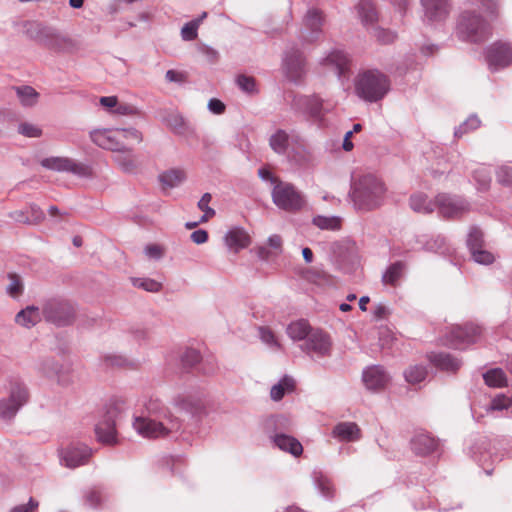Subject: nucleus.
Returning <instances> with one entry per match:
<instances>
[{"label":"nucleus","instance_id":"obj_1","mask_svg":"<svg viewBox=\"0 0 512 512\" xmlns=\"http://www.w3.org/2000/svg\"><path fill=\"white\" fill-rule=\"evenodd\" d=\"M144 407L146 415L135 416L132 424L140 436L167 437L182 429V420L174 416L159 399H149Z\"/></svg>","mask_w":512,"mask_h":512},{"label":"nucleus","instance_id":"obj_2","mask_svg":"<svg viewBox=\"0 0 512 512\" xmlns=\"http://www.w3.org/2000/svg\"><path fill=\"white\" fill-rule=\"evenodd\" d=\"M386 187L373 174H365L353 183L351 198L358 210L371 211L384 203Z\"/></svg>","mask_w":512,"mask_h":512},{"label":"nucleus","instance_id":"obj_3","mask_svg":"<svg viewBox=\"0 0 512 512\" xmlns=\"http://www.w3.org/2000/svg\"><path fill=\"white\" fill-rule=\"evenodd\" d=\"M391 90V80L378 69L360 71L354 78V92L365 102L376 103Z\"/></svg>","mask_w":512,"mask_h":512},{"label":"nucleus","instance_id":"obj_4","mask_svg":"<svg viewBox=\"0 0 512 512\" xmlns=\"http://www.w3.org/2000/svg\"><path fill=\"white\" fill-rule=\"evenodd\" d=\"M456 34L463 41L482 43L491 36L492 27L480 14L464 11L458 18Z\"/></svg>","mask_w":512,"mask_h":512},{"label":"nucleus","instance_id":"obj_5","mask_svg":"<svg viewBox=\"0 0 512 512\" xmlns=\"http://www.w3.org/2000/svg\"><path fill=\"white\" fill-rule=\"evenodd\" d=\"M273 203L281 210L296 213L306 206L305 195L289 182L278 181L272 192Z\"/></svg>","mask_w":512,"mask_h":512},{"label":"nucleus","instance_id":"obj_6","mask_svg":"<svg viewBox=\"0 0 512 512\" xmlns=\"http://www.w3.org/2000/svg\"><path fill=\"white\" fill-rule=\"evenodd\" d=\"M28 401V391L24 384L11 382L7 396L0 399V418L11 420Z\"/></svg>","mask_w":512,"mask_h":512},{"label":"nucleus","instance_id":"obj_7","mask_svg":"<svg viewBox=\"0 0 512 512\" xmlns=\"http://www.w3.org/2000/svg\"><path fill=\"white\" fill-rule=\"evenodd\" d=\"M41 166L56 172H68L81 178L93 176L91 166L68 157L52 156L41 160Z\"/></svg>","mask_w":512,"mask_h":512},{"label":"nucleus","instance_id":"obj_8","mask_svg":"<svg viewBox=\"0 0 512 512\" xmlns=\"http://www.w3.org/2000/svg\"><path fill=\"white\" fill-rule=\"evenodd\" d=\"M409 206L417 213L430 214L437 210L444 219L448 217V196L445 193L438 194L434 201L424 193H414L409 198Z\"/></svg>","mask_w":512,"mask_h":512},{"label":"nucleus","instance_id":"obj_9","mask_svg":"<svg viewBox=\"0 0 512 512\" xmlns=\"http://www.w3.org/2000/svg\"><path fill=\"white\" fill-rule=\"evenodd\" d=\"M42 309L44 319L56 326L68 325L74 318V308L66 301L49 300Z\"/></svg>","mask_w":512,"mask_h":512},{"label":"nucleus","instance_id":"obj_10","mask_svg":"<svg viewBox=\"0 0 512 512\" xmlns=\"http://www.w3.org/2000/svg\"><path fill=\"white\" fill-rule=\"evenodd\" d=\"M300 348L312 358H323L330 355L332 341L326 332L314 329Z\"/></svg>","mask_w":512,"mask_h":512},{"label":"nucleus","instance_id":"obj_11","mask_svg":"<svg viewBox=\"0 0 512 512\" xmlns=\"http://www.w3.org/2000/svg\"><path fill=\"white\" fill-rule=\"evenodd\" d=\"M480 332V328L471 323L450 326V349L465 350L478 340Z\"/></svg>","mask_w":512,"mask_h":512},{"label":"nucleus","instance_id":"obj_12","mask_svg":"<svg viewBox=\"0 0 512 512\" xmlns=\"http://www.w3.org/2000/svg\"><path fill=\"white\" fill-rule=\"evenodd\" d=\"M326 23L325 13L315 7L309 8L302 18V36L307 41H315L323 34Z\"/></svg>","mask_w":512,"mask_h":512},{"label":"nucleus","instance_id":"obj_13","mask_svg":"<svg viewBox=\"0 0 512 512\" xmlns=\"http://www.w3.org/2000/svg\"><path fill=\"white\" fill-rule=\"evenodd\" d=\"M61 465L74 469L88 463L92 450L85 444H70L58 450Z\"/></svg>","mask_w":512,"mask_h":512},{"label":"nucleus","instance_id":"obj_14","mask_svg":"<svg viewBox=\"0 0 512 512\" xmlns=\"http://www.w3.org/2000/svg\"><path fill=\"white\" fill-rule=\"evenodd\" d=\"M170 405L176 412L194 415L201 407L200 398L188 391L176 392L170 399Z\"/></svg>","mask_w":512,"mask_h":512},{"label":"nucleus","instance_id":"obj_15","mask_svg":"<svg viewBox=\"0 0 512 512\" xmlns=\"http://www.w3.org/2000/svg\"><path fill=\"white\" fill-rule=\"evenodd\" d=\"M467 453L478 463H485L493 458L491 442L485 435H472L467 444Z\"/></svg>","mask_w":512,"mask_h":512},{"label":"nucleus","instance_id":"obj_16","mask_svg":"<svg viewBox=\"0 0 512 512\" xmlns=\"http://www.w3.org/2000/svg\"><path fill=\"white\" fill-rule=\"evenodd\" d=\"M118 128L117 129H98L90 133V138L97 146L112 150L120 151L125 148V143L120 141Z\"/></svg>","mask_w":512,"mask_h":512},{"label":"nucleus","instance_id":"obj_17","mask_svg":"<svg viewBox=\"0 0 512 512\" xmlns=\"http://www.w3.org/2000/svg\"><path fill=\"white\" fill-rule=\"evenodd\" d=\"M488 64H512V43L497 41L484 50Z\"/></svg>","mask_w":512,"mask_h":512},{"label":"nucleus","instance_id":"obj_18","mask_svg":"<svg viewBox=\"0 0 512 512\" xmlns=\"http://www.w3.org/2000/svg\"><path fill=\"white\" fill-rule=\"evenodd\" d=\"M423 8V20L429 24L443 21L447 15V0H420Z\"/></svg>","mask_w":512,"mask_h":512},{"label":"nucleus","instance_id":"obj_19","mask_svg":"<svg viewBox=\"0 0 512 512\" xmlns=\"http://www.w3.org/2000/svg\"><path fill=\"white\" fill-rule=\"evenodd\" d=\"M362 379L367 389L378 391L386 387L390 377L382 366L375 365L363 371Z\"/></svg>","mask_w":512,"mask_h":512},{"label":"nucleus","instance_id":"obj_20","mask_svg":"<svg viewBox=\"0 0 512 512\" xmlns=\"http://www.w3.org/2000/svg\"><path fill=\"white\" fill-rule=\"evenodd\" d=\"M293 107L307 113L314 119H320L323 114L322 100L317 96H298L293 100Z\"/></svg>","mask_w":512,"mask_h":512},{"label":"nucleus","instance_id":"obj_21","mask_svg":"<svg viewBox=\"0 0 512 512\" xmlns=\"http://www.w3.org/2000/svg\"><path fill=\"white\" fill-rule=\"evenodd\" d=\"M95 433L101 443L112 445L116 443L115 420L111 412H108L95 426Z\"/></svg>","mask_w":512,"mask_h":512},{"label":"nucleus","instance_id":"obj_22","mask_svg":"<svg viewBox=\"0 0 512 512\" xmlns=\"http://www.w3.org/2000/svg\"><path fill=\"white\" fill-rule=\"evenodd\" d=\"M410 444L413 452L421 456L435 452L439 446L438 440L425 432L415 434Z\"/></svg>","mask_w":512,"mask_h":512},{"label":"nucleus","instance_id":"obj_23","mask_svg":"<svg viewBox=\"0 0 512 512\" xmlns=\"http://www.w3.org/2000/svg\"><path fill=\"white\" fill-rule=\"evenodd\" d=\"M224 242L230 250L237 253L249 246L250 236L243 228L233 227L224 235Z\"/></svg>","mask_w":512,"mask_h":512},{"label":"nucleus","instance_id":"obj_24","mask_svg":"<svg viewBox=\"0 0 512 512\" xmlns=\"http://www.w3.org/2000/svg\"><path fill=\"white\" fill-rule=\"evenodd\" d=\"M332 436L341 442H355L360 439L361 431L354 422H340L333 428Z\"/></svg>","mask_w":512,"mask_h":512},{"label":"nucleus","instance_id":"obj_25","mask_svg":"<svg viewBox=\"0 0 512 512\" xmlns=\"http://www.w3.org/2000/svg\"><path fill=\"white\" fill-rule=\"evenodd\" d=\"M355 11L364 26L375 25L379 20V14L375 4L370 0H360L355 5Z\"/></svg>","mask_w":512,"mask_h":512},{"label":"nucleus","instance_id":"obj_26","mask_svg":"<svg viewBox=\"0 0 512 512\" xmlns=\"http://www.w3.org/2000/svg\"><path fill=\"white\" fill-rule=\"evenodd\" d=\"M271 440L281 451L288 452L293 456H299L303 452L302 444L291 435L276 433L271 436Z\"/></svg>","mask_w":512,"mask_h":512},{"label":"nucleus","instance_id":"obj_27","mask_svg":"<svg viewBox=\"0 0 512 512\" xmlns=\"http://www.w3.org/2000/svg\"><path fill=\"white\" fill-rule=\"evenodd\" d=\"M43 309L31 305L19 311L15 316V322L25 328H31L41 321Z\"/></svg>","mask_w":512,"mask_h":512},{"label":"nucleus","instance_id":"obj_28","mask_svg":"<svg viewBox=\"0 0 512 512\" xmlns=\"http://www.w3.org/2000/svg\"><path fill=\"white\" fill-rule=\"evenodd\" d=\"M405 271V262L396 261L387 267L382 274L381 281L384 285L397 286L399 280L404 276Z\"/></svg>","mask_w":512,"mask_h":512},{"label":"nucleus","instance_id":"obj_29","mask_svg":"<svg viewBox=\"0 0 512 512\" xmlns=\"http://www.w3.org/2000/svg\"><path fill=\"white\" fill-rule=\"evenodd\" d=\"M308 321L300 319L291 322L287 326V334L293 341H306L310 333L313 331Z\"/></svg>","mask_w":512,"mask_h":512},{"label":"nucleus","instance_id":"obj_30","mask_svg":"<svg viewBox=\"0 0 512 512\" xmlns=\"http://www.w3.org/2000/svg\"><path fill=\"white\" fill-rule=\"evenodd\" d=\"M295 381L292 377L284 376L280 381L274 384L270 389V397L273 401H280L286 393L294 390Z\"/></svg>","mask_w":512,"mask_h":512},{"label":"nucleus","instance_id":"obj_31","mask_svg":"<svg viewBox=\"0 0 512 512\" xmlns=\"http://www.w3.org/2000/svg\"><path fill=\"white\" fill-rule=\"evenodd\" d=\"M312 224L321 230L338 231L342 226V218L335 215H317L312 218Z\"/></svg>","mask_w":512,"mask_h":512},{"label":"nucleus","instance_id":"obj_32","mask_svg":"<svg viewBox=\"0 0 512 512\" xmlns=\"http://www.w3.org/2000/svg\"><path fill=\"white\" fill-rule=\"evenodd\" d=\"M269 145L275 153L279 155L285 154L289 146L288 133L282 129L276 130L269 138Z\"/></svg>","mask_w":512,"mask_h":512},{"label":"nucleus","instance_id":"obj_33","mask_svg":"<svg viewBox=\"0 0 512 512\" xmlns=\"http://www.w3.org/2000/svg\"><path fill=\"white\" fill-rule=\"evenodd\" d=\"M164 123L170 128L175 134L184 135L189 131V125L178 112L170 113L165 119Z\"/></svg>","mask_w":512,"mask_h":512},{"label":"nucleus","instance_id":"obj_34","mask_svg":"<svg viewBox=\"0 0 512 512\" xmlns=\"http://www.w3.org/2000/svg\"><path fill=\"white\" fill-rule=\"evenodd\" d=\"M186 179V174L180 169H171L163 172L159 176L160 182L163 186L174 188L179 186Z\"/></svg>","mask_w":512,"mask_h":512},{"label":"nucleus","instance_id":"obj_35","mask_svg":"<svg viewBox=\"0 0 512 512\" xmlns=\"http://www.w3.org/2000/svg\"><path fill=\"white\" fill-rule=\"evenodd\" d=\"M485 384L493 388H501L507 385V378L500 368H493L483 374Z\"/></svg>","mask_w":512,"mask_h":512},{"label":"nucleus","instance_id":"obj_36","mask_svg":"<svg viewBox=\"0 0 512 512\" xmlns=\"http://www.w3.org/2000/svg\"><path fill=\"white\" fill-rule=\"evenodd\" d=\"M15 91L20 103L25 107H32L38 101L39 94L31 86H18L15 88Z\"/></svg>","mask_w":512,"mask_h":512},{"label":"nucleus","instance_id":"obj_37","mask_svg":"<svg viewBox=\"0 0 512 512\" xmlns=\"http://www.w3.org/2000/svg\"><path fill=\"white\" fill-rule=\"evenodd\" d=\"M427 374V368L418 364L412 365L404 371L405 380L412 385L424 381L427 377Z\"/></svg>","mask_w":512,"mask_h":512},{"label":"nucleus","instance_id":"obj_38","mask_svg":"<svg viewBox=\"0 0 512 512\" xmlns=\"http://www.w3.org/2000/svg\"><path fill=\"white\" fill-rule=\"evenodd\" d=\"M118 153L114 156L115 162L120 166V168L127 173H131L135 170L136 164L133 159V155L130 150L123 149L117 151Z\"/></svg>","mask_w":512,"mask_h":512},{"label":"nucleus","instance_id":"obj_39","mask_svg":"<svg viewBox=\"0 0 512 512\" xmlns=\"http://www.w3.org/2000/svg\"><path fill=\"white\" fill-rule=\"evenodd\" d=\"M473 178L477 183V189L486 191L491 183V171L487 166H481L474 170Z\"/></svg>","mask_w":512,"mask_h":512},{"label":"nucleus","instance_id":"obj_40","mask_svg":"<svg viewBox=\"0 0 512 512\" xmlns=\"http://www.w3.org/2000/svg\"><path fill=\"white\" fill-rule=\"evenodd\" d=\"M480 124H481V121L478 118V116L475 114H472L463 123H461L457 128H455L454 136L457 138H460L464 134L474 131L477 128H479Z\"/></svg>","mask_w":512,"mask_h":512},{"label":"nucleus","instance_id":"obj_41","mask_svg":"<svg viewBox=\"0 0 512 512\" xmlns=\"http://www.w3.org/2000/svg\"><path fill=\"white\" fill-rule=\"evenodd\" d=\"M315 486L322 496L332 498L334 495V488L331 480L325 475L319 473L315 476Z\"/></svg>","mask_w":512,"mask_h":512},{"label":"nucleus","instance_id":"obj_42","mask_svg":"<svg viewBox=\"0 0 512 512\" xmlns=\"http://www.w3.org/2000/svg\"><path fill=\"white\" fill-rule=\"evenodd\" d=\"M467 246L470 250L484 247V234L477 226H472L469 229L467 236Z\"/></svg>","mask_w":512,"mask_h":512},{"label":"nucleus","instance_id":"obj_43","mask_svg":"<svg viewBox=\"0 0 512 512\" xmlns=\"http://www.w3.org/2000/svg\"><path fill=\"white\" fill-rule=\"evenodd\" d=\"M495 177L497 183L502 186L512 185V166L509 164H502L495 169Z\"/></svg>","mask_w":512,"mask_h":512},{"label":"nucleus","instance_id":"obj_44","mask_svg":"<svg viewBox=\"0 0 512 512\" xmlns=\"http://www.w3.org/2000/svg\"><path fill=\"white\" fill-rule=\"evenodd\" d=\"M373 36L382 44H391L396 41L398 34L394 30L377 26L373 29Z\"/></svg>","mask_w":512,"mask_h":512},{"label":"nucleus","instance_id":"obj_45","mask_svg":"<svg viewBox=\"0 0 512 512\" xmlns=\"http://www.w3.org/2000/svg\"><path fill=\"white\" fill-rule=\"evenodd\" d=\"M325 64H348L351 62L349 54L341 48H333L326 56Z\"/></svg>","mask_w":512,"mask_h":512},{"label":"nucleus","instance_id":"obj_46","mask_svg":"<svg viewBox=\"0 0 512 512\" xmlns=\"http://www.w3.org/2000/svg\"><path fill=\"white\" fill-rule=\"evenodd\" d=\"M471 258L474 262L481 265H490L495 261V256L484 247L470 250Z\"/></svg>","mask_w":512,"mask_h":512},{"label":"nucleus","instance_id":"obj_47","mask_svg":"<svg viewBox=\"0 0 512 512\" xmlns=\"http://www.w3.org/2000/svg\"><path fill=\"white\" fill-rule=\"evenodd\" d=\"M201 24V19H194L184 24L181 28V38L184 41H192L197 38L198 28Z\"/></svg>","mask_w":512,"mask_h":512},{"label":"nucleus","instance_id":"obj_48","mask_svg":"<svg viewBox=\"0 0 512 512\" xmlns=\"http://www.w3.org/2000/svg\"><path fill=\"white\" fill-rule=\"evenodd\" d=\"M120 141L128 144L140 143L142 141V134L135 128H118Z\"/></svg>","mask_w":512,"mask_h":512},{"label":"nucleus","instance_id":"obj_49","mask_svg":"<svg viewBox=\"0 0 512 512\" xmlns=\"http://www.w3.org/2000/svg\"><path fill=\"white\" fill-rule=\"evenodd\" d=\"M133 285L148 292H159L162 284L150 278H136L133 280Z\"/></svg>","mask_w":512,"mask_h":512},{"label":"nucleus","instance_id":"obj_50","mask_svg":"<svg viewBox=\"0 0 512 512\" xmlns=\"http://www.w3.org/2000/svg\"><path fill=\"white\" fill-rule=\"evenodd\" d=\"M212 199L210 193H205L201 199L198 201V208L204 212V215L200 218L199 222H206L209 218L215 215V210L209 206V203Z\"/></svg>","mask_w":512,"mask_h":512},{"label":"nucleus","instance_id":"obj_51","mask_svg":"<svg viewBox=\"0 0 512 512\" xmlns=\"http://www.w3.org/2000/svg\"><path fill=\"white\" fill-rule=\"evenodd\" d=\"M18 133L28 138H39L42 136V129L36 124L22 122L18 125Z\"/></svg>","mask_w":512,"mask_h":512},{"label":"nucleus","instance_id":"obj_52","mask_svg":"<svg viewBox=\"0 0 512 512\" xmlns=\"http://www.w3.org/2000/svg\"><path fill=\"white\" fill-rule=\"evenodd\" d=\"M8 278L10 283L6 287V292L13 298L19 297L23 292V284L19 276L15 274H9Z\"/></svg>","mask_w":512,"mask_h":512},{"label":"nucleus","instance_id":"obj_53","mask_svg":"<svg viewBox=\"0 0 512 512\" xmlns=\"http://www.w3.org/2000/svg\"><path fill=\"white\" fill-rule=\"evenodd\" d=\"M39 370L47 377L58 375L61 370V365L53 359H44L40 365Z\"/></svg>","mask_w":512,"mask_h":512},{"label":"nucleus","instance_id":"obj_54","mask_svg":"<svg viewBox=\"0 0 512 512\" xmlns=\"http://www.w3.org/2000/svg\"><path fill=\"white\" fill-rule=\"evenodd\" d=\"M303 67L304 66H284L283 74L289 81L298 84L303 80L305 75Z\"/></svg>","mask_w":512,"mask_h":512},{"label":"nucleus","instance_id":"obj_55","mask_svg":"<svg viewBox=\"0 0 512 512\" xmlns=\"http://www.w3.org/2000/svg\"><path fill=\"white\" fill-rule=\"evenodd\" d=\"M201 361V354L198 350L194 348L186 349L182 356L181 362L184 367H193Z\"/></svg>","mask_w":512,"mask_h":512},{"label":"nucleus","instance_id":"obj_56","mask_svg":"<svg viewBox=\"0 0 512 512\" xmlns=\"http://www.w3.org/2000/svg\"><path fill=\"white\" fill-rule=\"evenodd\" d=\"M512 404V399L504 394H499L495 396L488 407V410L491 411H502L504 409H508Z\"/></svg>","mask_w":512,"mask_h":512},{"label":"nucleus","instance_id":"obj_57","mask_svg":"<svg viewBox=\"0 0 512 512\" xmlns=\"http://www.w3.org/2000/svg\"><path fill=\"white\" fill-rule=\"evenodd\" d=\"M428 360L432 366L438 370L445 371L448 369V355L445 353L431 352L428 354Z\"/></svg>","mask_w":512,"mask_h":512},{"label":"nucleus","instance_id":"obj_58","mask_svg":"<svg viewBox=\"0 0 512 512\" xmlns=\"http://www.w3.org/2000/svg\"><path fill=\"white\" fill-rule=\"evenodd\" d=\"M259 337L263 343L268 345L271 348H279V343L273 333V331L268 327H259Z\"/></svg>","mask_w":512,"mask_h":512},{"label":"nucleus","instance_id":"obj_59","mask_svg":"<svg viewBox=\"0 0 512 512\" xmlns=\"http://www.w3.org/2000/svg\"><path fill=\"white\" fill-rule=\"evenodd\" d=\"M25 211L27 212L28 218L30 220V225L39 224L45 218L44 212L41 208L36 204H30Z\"/></svg>","mask_w":512,"mask_h":512},{"label":"nucleus","instance_id":"obj_60","mask_svg":"<svg viewBox=\"0 0 512 512\" xmlns=\"http://www.w3.org/2000/svg\"><path fill=\"white\" fill-rule=\"evenodd\" d=\"M484 12L494 19L498 16L499 2L498 0H478Z\"/></svg>","mask_w":512,"mask_h":512},{"label":"nucleus","instance_id":"obj_61","mask_svg":"<svg viewBox=\"0 0 512 512\" xmlns=\"http://www.w3.org/2000/svg\"><path fill=\"white\" fill-rule=\"evenodd\" d=\"M236 82L241 90L247 93H253L256 91V84L253 77L246 75H239Z\"/></svg>","mask_w":512,"mask_h":512},{"label":"nucleus","instance_id":"obj_62","mask_svg":"<svg viewBox=\"0 0 512 512\" xmlns=\"http://www.w3.org/2000/svg\"><path fill=\"white\" fill-rule=\"evenodd\" d=\"M102 496L97 490H90L84 497V504L90 508H97L101 505Z\"/></svg>","mask_w":512,"mask_h":512},{"label":"nucleus","instance_id":"obj_63","mask_svg":"<svg viewBox=\"0 0 512 512\" xmlns=\"http://www.w3.org/2000/svg\"><path fill=\"white\" fill-rule=\"evenodd\" d=\"M425 249L433 252H444L445 250V237L437 236L428 240L425 243Z\"/></svg>","mask_w":512,"mask_h":512},{"label":"nucleus","instance_id":"obj_64","mask_svg":"<svg viewBox=\"0 0 512 512\" xmlns=\"http://www.w3.org/2000/svg\"><path fill=\"white\" fill-rule=\"evenodd\" d=\"M165 78L168 82L183 84L187 81V74L185 72L171 69L166 72Z\"/></svg>","mask_w":512,"mask_h":512}]
</instances>
